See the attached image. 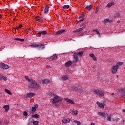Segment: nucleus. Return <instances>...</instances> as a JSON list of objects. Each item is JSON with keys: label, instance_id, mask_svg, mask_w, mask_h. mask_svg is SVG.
<instances>
[{"label": "nucleus", "instance_id": "obj_59", "mask_svg": "<svg viewBox=\"0 0 125 125\" xmlns=\"http://www.w3.org/2000/svg\"><path fill=\"white\" fill-rule=\"evenodd\" d=\"M123 112H125V109H123Z\"/></svg>", "mask_w": 125, "mask_h": 125}, {"label": "nucleus", "instance_id": "obj_32", "mask_svg": "<svg viewBox=\"0 0 125 125\" xmlns=\"http://www.w3.org/2000/svg\"><path fill=\"white\" fill-rule=\"evenodd\" d=\"M32 118H36V119H38V118L40 117V116L39 115V114H34L32 115Z\"/></svg>", "mask_w": 125, "mask_h": 125}, {"label": "nucleus", "instance_id": "obj_63", "mask_svg": "<svg viewBox=\"0 0 125 125\" xmlns=\"http://www.w3.org/2000/svg\"><path fill=\"white\" fill-rule=\"evenodd\" d=\"M67 19H69V18H67Z\"/></svg>", "mask_w": 125, "mask_h": 125}, {"label": "nucleus", "instance_id": "obj_47", "mask_svg": "<svg viewBox=\"0 0 125 125\" xmlns=\"http://www.w3.org/2000/svg\"><path fill=\"white\" fill-rule=\"evenodd\" d=\"M115 17H120V13H117L115 15Z\"/></svg>", "mask_w": 125, "mask_h": 125}, {"label": "nucleus", "instance_id": "obj_52", "mask_svg": "<svg viewBox=\"0 0 125 125\" xmlns=\"http://www.w3.org/2000/svg\"><path fill=\"white\" fill-rule=\"evenodd\" d=\"M39 107V105H38V104H36L34 105V108H38Z\"/></svg>", "mask_w": 125, "mask_h": 125}, {"label": "nucleus", "instance_id": "obj_15", "mask_svg": "<svg viewBox=\"0 0 125 125\" xmlns=\"http://www.w3.org/2000/svg\"><path fill=\"white\" fill-rule=\"evenodd\" d=\"M66 32V30L64 29H62L61 30H59L56 32V35H61Z\"/></svg>", "mask_w": 125, "mask_h": 125}, {"label": "nucleus", "instance_id": "obj_50", "mask_svg": "<svg viewBox=\"0 0 125 125\" xmlns=\"http://www.w3.org/2000/svg\"><path fill=\"white\" fill-rule=\"evenodd\" d=\"M19 28H23V25L22 24H20L19 26Z\"/></svg>", "mask_w": 125, "mask_h": 125}, {"label": "nucleus", "instance_id": "obj_44", "mask_svg": "<svg viewBox=\"0 0 125 125\" xmlns=\"http://www.w3.org/2000/svg\"><path fill=\"white\" fill-rule=\"evenodd\" d=\"M32 112H36V111H37V109L36 108V107H33L32 108Z\"/></svg>", "mask_w": 125, "mask_h": 125}, {"label": "nucleus", "instance_id": "obj_29", "mask_svg": "<svg viewBox=\"0 0 125 125\" xmlns=\"http://www.w3.org/2000/svg\"><path fill=\"white\" fill-rule=\"evenodd\" d=\"M104 24H107V23H110V20L109 19H106L104 20Z\"/></svg>", "mask_w": 125, "mask_h": 125}, {"label": "nucleus", "instance_id": "obj_6", "mask_svg": "<svg viewBox=\"0 0 125 125\" xmlns=\"http://www.w3.org/2000/svg\"><path fill=\"white\" fill-rule=\"evenodd\" d=\"M119 69V67L118 65H113L111 68V73L112 74H116L117 72H118V69Z\"/></svg>", "mask_w": 125, "mask_h": 125}, {"label": "nucleus", "instance_id": "obj_12", "mask_svg": "<svg viewBox=\"0 0 125 125\" xmlns=\"http://www.w3.org/2000/svg\"><path fill=\"white\" fill-rule=\"evenodd\" d=\"M97 105H98V106L99 107V108H101V109H104V104L102 103L97 101Z\"/></svg>", "mask_w": 125, "mask_h": 125}, {"label": "nucleus", "instance_id": "obj_26", "mask_svg": "<svg viewBox=\"0 0 125 125\" xmlns=\"http://www.w3.org/2000/svg\"><path fill=\"white\" fill-rule=\"evenodd\" d=\"M71 89L74 91H79V90L77 87H75L74 86H72Z\"/></svg>", "mask_w": 125, "mask_h": 125}, {"label": "nucleus", "instance_id": "obj_40", "mask_svg": "<svg viewBox=\"0 0 125 125\" xmlns=\"http://www.w3.org/2000/svg\"><path fill=\"white\" fill-rule=\"evenodd\" d=\"M33 124L34 125H39V121H35L33 122Z\"/></svg>", "mask_w": 125, "mask_h": 125}, {"label": "nucleus", "instance_id": "obj_19", "mask_svg": "<svg viewBox=\"0 0 125 125\" xmlns=\"http://www.w3.org/2000/svg\"><path fill=\"white\" fill-rule=\"evenodd\" d=\"M2 80H3V81H6L7 80V77H6V76H3L0 74V81H2Z\"/></svg>", "mask_w": 125, "mask_h": 125}, {"label": "nucleus", "instance_id": "obj_23", "mask_svg": "<svg viewBox=\"0 0 125 125\" xmlns=\"http://www.w3.org/2000/svg\"><path fill=\"white\" fill-rule=\"evenodd\" d=\"M113 5H115V2H111L110 3H108L107 6L106 7H112V6H113Z\"/></svg>", "mask_w": 125, "mask_h": 125}, {"label": "nucleus", "instance_id": "obj_5", "mask_svg": "<svg viewBox=\"0 0 125 125\" xmlns=\"http://www.w3.org/2000/svg\"><path fill=\"white\" fill-rule=\"evenodd\" d=\"M93 92L96 95H99V96H104V92L100 90L95 89L93 90Z\"/></svg>", "mask_w": 125, "mask_h": 125}, {"label": "nucleus", "instance_id": "obj_4", "mask_svg": "<svg viewBox=\"0 0 125 125\" xmlns=\"http://www.w3.org/2000/svg\"><path fill=\"white\" fill-rule=\"evenodd\" d=\"M31 46L34 48H38L39 50H42V49H44V45L41 43L38 44H32Z\"/></svg>", "mask_w": 125, "mask_h": 125}, {"label": "nucleus", "instance_id": "obj_7", "mask_svg": "<svg viewBox=\"0 0 125 125\" xmlns=\"http://www.w3.org/2000/svg\"><path fill=\"white\" fill-rule=\"evenodd\" d=\"M0 68L2 70H7L9 69V66L4 63H1L0 64Z\"/></svg>", "mask_w": 125, "mask_h": 125}, {"label": "nucleus", "instance_id": "obj_56", "mask_svg": "<svg viewBox=\"0 0 125 125\" xmlns=\"http://www.w3.org/2000/svg\"><path fill=\"white\" fill-rule=\"evenodd\" d=\"M79 17V18H83V16H80Z\"/></svg>", "mask_w": 125, "mask_h": 125}, {"label": "nucleus", "instance_id": "obj_39", "mask_svg": "<svg viewBox=\"0 0 125 125\" xmlns=\"http://www.w3.org/2000/svg\"><path fill=\"white\" fill-rule=\"evenodd\" d=\"M69 7H70V6L69 5H65L63 6L64 9H68V8H69Z\"/></svg>", "mask_w": 125, "mask_h": 125}, {"label": "nucleus", "instance_id": "obj_51", "mask_svg": "<svg viewBox=\"0 0 125 125\" xmlns=\"http://www.w3.org/2000/svg\"><path fill=\"white\" fill-rule=\"evenodd\" d=\"M98 11H99V8H97L96 9V13H97V12H98Z\"/></svg>", "mask_w": 125, "mask_h": 125}, {"label": "nucleus", "instance_id": "obj_49", "mask_svg": "<svg viewBox=\"0 0 125 125\" xmlns=\"http://www.w3.org/2000/svg\"><path fill=\"white\" fill-rule=\"evenodd\" d=\"M46 69H50V68H51V67L50 66V65H47L46 66Z\"/></svg>", "mask_w": 125, "mask_h": 125}, {"label": "nucleus", "instance_id": "obj_1", "mask_svg": "<svg viewBox=\"0 0 125 125\" xmlns=\"http://www.w3.org/2000/svg\"><path fill=\"white\" fill-rule=\"evenodd\" d=\"M30 83L29 84V87H31V88H32V89H35V90L40 89V88H41L40 84L38 83V82H37L36 80L32 79L30 80Z\"/></svg>", "mask_w": 125, "mask_h": 125}, {"label": "nucleus", "instance_id": "obj_28", "mask_svg": "<svg viewBox=\"0 0 125 125\" xmlns=\"http://www.w3.org/2000/svg\"><path fill=\"white\" fill-rule=\"evenodd\" d=\"M68 79H69V77H68L67 76H64L61 77L62 81H66V80H68Z\"/></svg>", "mask_w": 125, "mask_h": 125}, {"label": "nucleus", "instance_id": "obj_11", "mask_svg": "<svg viewBox=\"0 0 125 125\" xmlns=\"http://www.w3.org/2000/svg\"><path fill=\"white\" fill-rule=\"evenodd\" d=\"M119 93H120L121 96L123 98H125V90H124V89H120L119 90Z\"/></svg>", "mask_w": 125, "mask_h": 125}, {"label": "nucleus", "instance_id": "obj_36", "mask_svg": "<svg viewBox=\"0 0 125 125\" xmlns=\"http://www.w3.org/2000/svg\"><path fill=\"white\" fill-rule=\"evenodd\" d=\"M86 8H87V10H90V9H91V8H92V5H90L87 6Z\"/></svg>", "mask_w": 125, "mask_h": 125}, {"label": "nucleus", "instance_id": "obj_61", "mask_svg": "<svg viewBox=\"0 0 125 125\" xmlns=\"http://www.w3.org/2000/svg\"><path fill=\"white\" fill-rule=\"evenodd\" d=\"M123 123H125V120H123Z\"/></svg>", "mask_w": 125, "mask_h": 125}, {"label": "nucleus", "instance_id": "obj_25", "mask_svg": "<svg viewBox=\"0 0 125 125\" xmlns=\"http://www.w3.org/2000/svg\"><path fill=\"white\" fill-rule=\"evenodd\" d=\"M14 40L15 41H19L20 42H24V41H25V39H20L19 38H14Z\"/></svg>", "mask_w": 125, "mask_h": 125}, {"label": "nucleus", "instance_id": "obj_42", "mask_svg": "<svg viewBox=\"0 0 125 125\" xmlns=\"http://www.w3.org/2000/svg\"><path fill=\"white\" fill-rule=\"evenodd\" d=\"M40 19L41 18H40L39 16H37L35 18V21H39V20H40Z\"/></svg>", "mask_w": 125, "mask_h": 125}, {"label": "nucleus", "instance_id": "obj_33", "mask_svg": "<svg viewBox=\"0 0 125 125\" xmlns=\"http://www.w3.org/2000/svg\"><path fill=\"white\" fill-rule=\"evenodd\" d=\"M78 91L80 92V93H82V94L85 93V91H84V90L79 89Z\"/></svg>", "mask_w": 125, "mask_h": 125}, {"label": "nucleus", "instance_id": "obj_10", "mask_svg": "<svg viewBox=\"0 0 125 125\" xmlns=\"http://www.w3.org/2000/svg\"><path fill=\"white\" fill-rule=\"evenodd\" d=\"M98 114L100 116H102L103 117V118H106V117H107V116H108V114L105 112H98Z\"/></svg>", "mask_w": 125, "mask_h": 125}, {"label": "nucleus", "instance_id": "obj_8", "mask_svg": "<svg viewBox=\"0 0 125 125\" xmlns=\"http://www.w3.org/2000/svg\"><path fill=\"white\" fill-rule=\"evenodd\" d=\"M73 61L76 62L79 60V55H78V53H75L73 55Z\"/></svg>", "mask_w": 125, "mask_h": 125}, {"label": "nucleus", "instance_id": "obj_24", "mask_svg": "<svg viewBox=\"0 0 125 125\" xmlns=\"http://www.w3.org/2000/svg\"><path fill=\"white\" fill-rule=\"evenodd\" d=\"M49 8L48 7V6L46 5V6H45V8H44V13H45L46 14L47 13H48Z\"/></svg>", "mask_w": 125, "mask_h": 125}, {"label": "nucleus", "instance_id": "obj_48", "mask_svg": "<svg viewBox=\"0 0 125 125\" xmlns=\"http://www.w3.org/2000/svg\"><path fill=\"white\" fill-rule=\"evenodd\" d=\"M20 28L18 27H14V30H19Z\"/></svg>", "mask_w": 125, "mask_h": 125}, {"label": "nucleus", "instance_id": "obj_54", "mask_svg": "<svg viewBox=\"0 0 125 125\" xmlns=\"http://www.w3.org/2000/svg\"><path fill=\"white\" fill-rule=\"evenodd\" d=\"M1 17H2V15L0 14V18H1Z\"/></svg>", "mask_w": 125, "mask_h": 125}, {"label": "nucleus", "instance_id": "obj_53", "mask_svg": "<svg viewBox=\"0 0 125 125\" xmlns=\"http://www.w3.org/2000/svg\"><path fill=\"white\" fill-rule=\"evenodd\" d=\"M40 21L41 23H42V20L40 19Z\"/></svg>", "mask_w": 125, "mask_h": 125}, {"label": "nucleus", "instance_id": "obj_3", "mask_svg": "<svg viewBox=\"0 0 125 125\" xmlns=\"http://www.w3.org/2000/svg\"><path fill=\"white\" fill-rule=\"evenodd\" d=\"M80 28L77 29L73 31V33H79L82 32V31L84 30L86 27V22H84L80 25Z\"/></svg>", "mask_w": 125, "mask_h": 125}, {"label": "nucleus", "instance_id": "obj_45", "mask_svg": "<svg viewBox=\"0 0 125 125\" xmlns=\"http://www.w3.org/2000/svg\"><path fill=\"white\" fill-rule=\"evenodd\" d=\"M83 20H84V18L81 19L77 22V23H81V22H82V21H83Z\"/></svg>", "mask_w": 125, "mask_h": 125}, {"label": "nucleus", "instance_id": "obj_13", "mask_svg": "<svg viewBox=\"0 0 125 125\" xmlns=\"http://www.w3.org/2000/svg\"><path fill=\"white\" fill-rule=\"evenodd\" d=\"M64 100L66 101V102H68L69 103H71V104H75V102L73 100H71V99L64 98Z\"/></svg>", "mask_w": 125, "mask_h": 125}, {"label": "nucleus", "instance_id": "obj_55", "mask_svg": "<svg viewBox=\"0 0 125 125\" xmlns=\"http://www.w3.org/2000/svg\"><path fill=\"white\" fill-rule=\"evenodd\" d=\"M48 17H49V19H51V17H50V16L48 15Z\"/></svg>", "mask_w": 125, "mask_h": 125}, {"label": "nucleus", "instance_id": "obj_46", "mask_svg": "<svg viewBox=\"0 0 125 125\" xmlns=\"http://www.w3.org/2000/svg\"><path fill=\"white\" fill-rule=\"evenodd\" d=\"M23 115L25 116H27L28 115V113L26 111L23 112Z\"/></svg>", "mask_w": 125, "mask_h": 125}, {"label": "nucleus", "instance_id": "obj_21", "mask_svg": "<svg viewBox=\"0 0 125 125\" xmlns=\"http://www.w3.org/2000/svg\"><path fill=\"white\" fill-rule=\"evenodd\" d=\"M42 82L44 84H47L49 83V80L48 79H44L42 81Z\"/></svg>", "mask_w": 125, "mask_h": 125}, {"label": "nucleus", "instance_id": "obj_64", "mask_svg": "<svg viewBox=\"0 0 125 125\" xmlns=\"http://www.w3.org/2000/svg\"><path fill=\"white\" fill-rule=\"evenodd\" d=\"M117 77H119V75H117Z\"/></svg>", "mask_w": 125, "mask_h": 125}, {"label": "nucleus", "instance_id": "obj_18", "mask_svg": "<svg viewBox=\"0 0 125 125\" xmlns=\"http://www.w3.org/2000/svg\"><path fill=\"white\" fill-rule=\"evenodd\" d=\"M36 94L34 93H29L26 95V97H29V98L31 97H33L35 96Z\"/></svg>", "mask_w": 125, "mask_h": 125}, {"label": "nucleus", "instance_id": "obj_16", "mask_svg": "<svg viewBox=\"0 0 125 125\" xmlns=\"http://www.w3.org/2000/svg\"><path fill=\"white\" fill-rule=\"evenodd\" d=\"M4 109H5V111L7 113L9 111V105H5L3 106Z\"/></svg>", "mask_w": 125, "mask_h": 125}, {"label": "nucleus", "instance_id": "obj_2", "mask_svg": "<svg viewBox=\"0 0 125 125\" xmlns=\"http://www.w3.org/2000/svg\"><path fill=\"white\" fill-rule=\"evenodd\" d=\"M63 100V98L58 96H55L53 99H51L50 102L52 103V104H54V103H57V102H59V101H62Z\"/></svg>", "mask_w": 125, "mask_h": 125}, {"label": "nucleus", "instance_id": "obj_41", "mask_svg": "<svg viewBox=\"0 0 125 125\" xmlns=\"http://www.w3.org/2000/svg\"><path fill=\"white\" fill-rule=\"evenodd\" d=\"M113 121H114V122H119L120 121V118H116L113 119Z\"/></svg>", "mask_w": 125, "mask_h": 125}, {"label": "nucleus", "instance_id": "obj_20", "mask_svg": "<svg viewBox=\"0 0 125 125\" xmlns=\"http://www.w3.org/2000/svg\"><path fill=\"white\" fill-rule=\"evenodd\" d=\"M50 60H57V55H53L52 56L49 58Z\"/></svg>", "mask_w": 125, "mask_h": 125}, {"label": "nucleus", "instance_id": "obj_14", "mask_svg": "<svg viewBox=\"0 0 125 125\" xmlns=\"http://www.w3.org/2000/svg\"><path fill=\"white\" fill-rule=\"evenodd\" d=\"M71 122V119L70 118H64L62 120V123L63 124H68V123H70Z\"/></svg>", "mask_w": 125, "mask_h": 125}, {"label": "nucleus", "instance_id": "obj_57", "mask_svg": "<svg viewBox=\"0 0 125 125\" xmlns=\"http://www.w3.org/2000/svg\"><path fill=\"white\" fill-rule=\"evenodd\" d=\"M111 95H115V93H112Z\"/></svg>", "mask_w": 125, "mask_h": 125}, {"label": "nucleus", "instance_id": "obj_9", "mask_svg": "<svg viewBox=\"0 0 125 125\" xmlns=\"http://www.w3.org/2000/svg\"><path fill=\"white\" fill-rule=\"evenodd\" d=\"M46 34H47V32H46V31H39L37 33V35H38L39 37H41L42 35L43 36L44 35H46Z\"/></svg>", "mask_w": 125, "mask_h": 125}, {"label": "nucleus", "instance_id": "obj_34", "mask_svg": "<svg viewBox=\"0 0 125 125\" xmlns=\"http://www.w3.org/2000/svg\"><path fill=\"white\" fill-rule=\"evenodd\" d=\"M113 115L110 114L107 117V121H109V122H111V120L112 119L111 118V117H112Z\"/></svg>", "mask_w": 125, "mask_h": 125}, {"label": "nucleus", "instance_id": "obj_17", "mask_svg": "<svg viewBox=\"0 0 125 125\" xmlns=\"http://www.w3.org/2000/svg\"><path fill=\"white\" fill-rule=\"evenodd\" d=\"M72 64H73V62L69 61L65 63V66L67 67H70V66H71Z\"/></svg>", "mask_w": 125, "mask_h": 125}, {"label": "nucleus", "instance_id": "obj_62", "mask_svg": "<svg viewBox=\"0 0 125 125\" xmlns=\"http://www.w3.org/2000/svg\"><path fill=\"white\" fill-rule=\"evenodd\" d=\"M124 89H125V87H124Z\"/></svg>", "mask_w": 125, "mask_h": 125}, {"label": "nucleus", "instance_id": "obj_27", "mask_svg": "<svg viewBox=\"0 0 125 125\" xmlns=\"http://www.w3.org/2000/svg\"><path fill=\"white\" fill-rule=\"evenodd\" d=\"M72 113L73 115H75V116H77V115H78V110H75V109H73L72 111Z\"/></svg>", "mask_w": 125, "mask_h": 125}, {"label": "nucleus", "instance_id": "obj_60", "mask_svg": "<svg viewBox=\"0 0 125 125\" xmlns=\"http://www.w3.org/2000/svg\"><path fill=\"white\" fill-rule=\"evenodd\" d=\"M117 23H120V21H118Z\"/></svg>", "mask_w": 125, "mask_h": 125}, {"label": "nucleus", "instance_id": "obj_37", "mask_svg": "<svg viewBox=\"0 0 125 125\" xmlns=\"http://www.w3.org/2000/svg\"><path fill=\"white\" fill-rule=\"evenodd\" d=\"M25 79H26V80H27V81H28V82H30V83H31V81H30V80H33L32 79L29 78V77L28 76H25Z\"/></svg>", "mask_w": 125, "mask_h": 125}, {"label": "nucleus", "instance_id": "obj_43", "mask_svg": "<svg viewBox=\"0 0 125 125\" xmlns=\"http://www.w3.org/2000/svg\"><path fill=\"white\" fill-rule=\"evenodd\" d=\"M94 31L95 32L96 34H97V35H98V36H100V33H99V31H98V30H94Z\"/></svg>", "mask_w": 125, "mask_h": 125}, {"label": "nucleus", "instance_id": "obj_35", "mask_svg": "<svg viewBox=\"0 0 125 125\" xmlns=\"http://www.w3.org/2000/svg\"><path fill=\"white\" fill-rule=\"evenodd\" d=\"M124 64V63L122 62H119L117 63V64L115 65L118 66V68L119 67H120V66H122V65H123Z\"/></svg>", "mask_w": 125, "mask_h": 125}, {"label": "nucleus", "instance_id": "obj_58", "mask_svg": "<svg viewBox=\"0 0 125 125\" xmlns=\"http://www.w3.org/2000/svg\"><path fill=\"white\" fill-rule=\"evenodd\" d=\"M27 32H30V29H28V30H27Z\"/></svg>", "mask_w": 125, "mask_h": 125}, {"label": "nucleus", "instance_id": "obj_22", "mask_svg": "<svg viewBox=\"0 0 125 125\" xmlns=\"http://www.w3.org/2000/svg\"><path fill=\"white\" fill-rule=\"evenodd\" d=\"M90 57H91L93 60H94L95 61H96L97 60V59L96 58V57H95V56H94V53H92L90 54L89 55Z\"/></svg>", "mask_w": 125, "mask_h": 125}, {"label": "nucleus", "instance_id": "obj_30", "mask_svg": "<svg viewBox=\"0 0 125 125\" xmlns=\"http://www.w3.org/2000/svg\"><path fill=\"white\" fill-rule=\"evenodd\" d=\"M5 92H6V93H8V94H9L10 95H11L12 94L11 91H9V90H8L7 89H5Z\"/></svg>", "mask_w": 125, "mask_h": 125}, {"label": "nucleus", "instance_id": "obj_38", "mask_svg": "<svg viewBox=\"0 0 125 125\" xmlns=\"http://www.w3.org/2000/svg\"><path fill=\"white\" fill-rule=\"evenodd\" d=\"M73 123H77V125H81V122L79 121H77V120H74L73 121Z\"/></svg>", "mask_w": 125, "mask_h": 125}, {"label": "nucleus", "instance_id": "obj_31", "mask_svg": "<svg viewBox=\"0 0 125 125\" xmlns=\"http://www.w3.org/2000/svg\"><path fill=\"white\" fill-rule=\"evenodd\" d=\"M83 51H80L77 53V54L78 55V56H83Z\"/></svg>", "mask_w": 125, "mask_h": 125}]
</instances>
